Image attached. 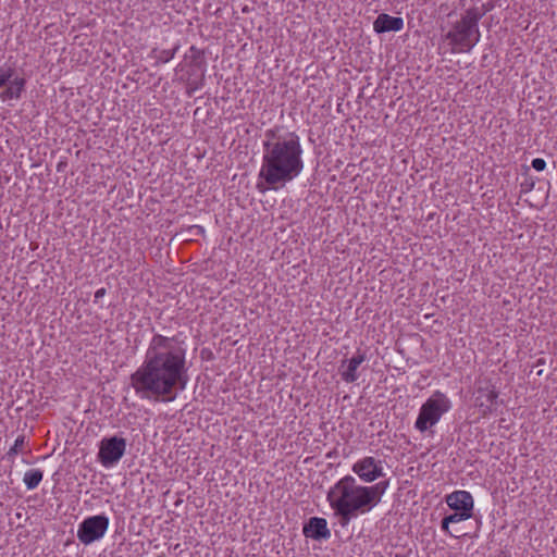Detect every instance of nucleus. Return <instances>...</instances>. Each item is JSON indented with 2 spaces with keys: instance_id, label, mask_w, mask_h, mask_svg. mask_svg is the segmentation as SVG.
Listing matches in <instances>:
<instances>
[{
  "instance_id": "nucleus-7",
  "label": "nucleus",
  "mask_w": 557,
  "mask_h": 557,
  "mask_svg": "<svg viewBox=\"0 0 557 557\" xmlns=\"http://www.w3.org/2000/svg\"><path fill=\"white\" fill-rule=\"evenodd\" d=\"M109 528V518L98 515L86 518L78 527L77 539L85 545L100 540Z\"/></svg>"
},
{
  "instance_id": "nucleus-20",
  "label": "nucleus",
  "mask_w": 557,
  "mask_h": 557,
  "mask_svg": "<svg viewBox=\"0 0 557 557\" xmlns=\"http://www.w3.org/2000/svg\"><path fill=\"white\" fill-rule=\"evenodd\" d=\"M14 74V70L9 67L7 71L0 73V88L10 82Z\"/></svg>"
},
{
  "instance_id": "nucleus-9",
  "label": "nucleus",
  "mask_w": 557,
  "mask_h": 557,
  "mask_svg": "<svg viewBox=\"0 0 557 557\" xmlns=\"http://www.w3.org/2000/svg\"><path fill=\"white\" fill-rule=\"evenodd\" d=\"M304 534L313 540H326L331 536L327 522L324 518L312 517L304 527Z\"/></svg>"
},
{
  "instance_id": "nucleus-11",
  "label": "nucleus",
  "mask_w": 557,
  "mask_h": 557,
  "mask_svg": "<svg viewBox=\"0 0 557 557\" xmlns=\"http://www.w3.org/2000/svg\"><path fill=\"white\" fill-rule=\"evenodd\" d=\"M447 505L455 511H473V498L467 491H456L446 497Z\"/></svg>"
},
{
  "instance_id": "nucleus-23",
  "label": "nucleus",
  "mask_w": 557,
  "mask_h": 557,
  "mask_svg": "<svg viewBox=\"0 0 557 557\" xmlns=\"http://www.w3.org/2000/svg\"><path fill=\"white\" fill-rule=\"evenodd\" d=\"M449 524L450 522L449 521H446V517L442 520V523H441V527H442V530L446 533H448L450 536H454V537H459L461 534H455L453 532H450L449 530Z\"/></svg>"
},
{
  "instance_id": "nucleus-16",
  "label": "nucleus",
  "mask_w": 557,
  "mask_h": 557,
  "mask_svg": "<svg viewBox=\"0 0 557 557\" xmlns=\"http://www.w3.org/2000/svg\"><path fill=\"white\" fill-rule=\"evenodd\" d=\"M42 471L39 469H30L24 474L23 482L28 490L36 488L42 480Z\"/></svg>"
},
{
  "instance_id": "nucleus-15",
  "label": "nucleus",
  "mask_w": 557,
  "mask_h": 557,
  "mask_svg": "<svg viewBox=\"0 0 557 557\" xmlns=\"http://www.w3.org/2000/svg\"><path fill=\"white\" fill-rule=\"evenodd\" d=\"M479 396L476 397V400H480L484 398V400H481L479 403L480 407L486 406L488 410H491V407L496 403V399L498 397V393L495 389H484L479 388L478 391Z\"/></svg>"
},
{
  "instance_id": "nucleus-10",
  "label": "nucleus",
  "mask_w": 557,
  "mask_h": 557,
  "mask_svg": "<svg viewBox=\"0 0 557 557\" xmlns=\"http://www.w3.org/2000/svg\"><path fill=\"white\" fill-rule=\"evenodd\" d=\"M404 28V20L398 16H392L386 13L377 15L373 22V29L377 34L387 32H399Z\"/></svg>"
},
{
  "instance_id": "nucleus-24",
  "label": "nucleus",
  "mask_w": 557,
  "mask_h": 557,
  "mask_svg": "<svg viewBox=\"0 0 557 557\" xmlns=\"http://www.w3.org/2000/svg\"><path fill=\"white\" fill-rule=\"evenodd\" d=\"M491 9H492L491 5L483 4L482 8L473 7V8H470L469 10H476L479 13L484 12V15H485Z\"/></svg>"
},
{
  "instance_id": "nucleus-12",
  "label": "nucleus",
  "mask_w": 557,
  "mask_h": 557,
  "mask_svg": "<svg viewBox=\"0 0 557 557\" xmlns=\"http://www.w3.org/2000/svg\"><path fill=\"white\" fill-rule=\"evenodd\" d=\"M366 360V354L358 350L356 355L348 360L347 369L342 372V379L347 383H354L357 379V369Z\"/></svg>"
},
{
  "instance_id": "nucleus-1",
  "label": "nucleus",
  "mask_w": 557,
  "mask_h": 557,
  "mask_svg": "<svg viewBox=\"0 0 557 557\" xmlns=\"http://www.w3.org/2000/svg\"><path fill=\"white\" fill-rule=\"evenodd\" d=\"M129 381L141 398L173 401L188 382L183 342L177 336L153 334L141 366Z\"/></svg>"
},
{
  "instance_id": "nucleus-3",
  "label": "nucleus",
  "mask_w": 557,
  "mask_h": 557,
  "mask_svg": "<svg viewBox=\"0 0 557 557\" xmlns=\"http://www.w3.org/2000/svg\"><path fill=\"white\" fill-rule=\"evenodd\" d=\"M339 524L346 527L359 513H366L373 507L366 486L359 485L352 475L342 478L326 496Z\"/></svg>"
},
{
  "instance_id": "nucleus-17",
  "label": "nucleus",
  "mask_w": 557,
  "mask_h": 557,
  "mask_svg": "<svg viewBox=\"0 0 557 557\" xmlns=\"http://www.w3.org/2000/svg\"><path fill=\"white\" fill-rule=\"evenodd\" d=\"M471 511H455L451 515L446 516V521H449L450 523H458L463 520H468L472 517Z\"/></svg>"
},
{
  "instance_id": "nucleus-19",
  "label": "nucleus",
  "mask_w": 557,
  "mask_h": 557,
  "mask_svg": "<svg viewBox=\"0 0 557 557\" xmlns=\"http://www.w3.org/2000/svg\"><path fill=\"white\" fill-rule=\"evenodd\" d=\"M178 47H175L171 50H162L158 57L159 61L166 63L172 60L177 51Z\"/></svg>"
},
{
  "instance_id": "nucleus-13",
  "label": "nucleus",
  "mask_w": 557,
  "mask_h": 557,
  "mask_svg": "<svg viewBox=\"0 0 557 557\" xmlns=\"http://www.w3.org/2000/svg\"><path fill=\"white\" fill-rule=\"evenodd\" d=\"M25 79L16 77L11 85L1 92L3 100L18 99L25 87Z\"/></svg>"
},
{
  "instance_id": "nucleus-4",
  "label": "nucleus",
  "mask_w": 557,
  "mask_h": 557,
  "mask_svg": "<svg viewBox=\"0 0 557 557\" xmlns=\"http://www.w3.org/2000/svg\"><path fill=\"white\" fill-rule=\"evenodd\" d=\"M483 16L484 12L466 10L461 18L453 25L446 39L454 52H469L480 41L479 22Z\"/></svg>"
},
{
  "instance_id": "nucleus-18",
  "label": "nucleus",
  "mask_w": 557,
  "mask_h": 557,
  "mask_svg": "<svg viewBox=\"0 0 557 557\" xmlns=\"http://www.w3.org/2000/svg\"><path fill=\"white\" fill-rule=\"evenodd\" d=\"M24 445H25V436L24 435H20L15 440L14 445L7 453V456L8 457H13V456L17 455L23 449Z\"/></svg>"
},
{
  "instance_id": "nucleus-6",
  "label": "nucleus",
  "mask_w": 557,
  "mask_h": 557,
  "mask_svg": "<svg viewBox=\"0 0 557 557\" xmlns=\"http://www.w3.org/2000/svg\"><path fill=\"white\" fill-rule=\"evenodd\" d=\"M126 450V440L120 436H110L101 440L98 460L106 467H112L120 461Z\"/></svg>"
},
{
  "instance_id": "nucleus-21",
  "label": "nucleus",
  "mask_w": 557,
  "mask_h": 557,
  "mask_svg": "<svg viewBox=\"0 0 557 557\" xmlns=\"http://www.w3.org/2000/svg\"><path fill=\"white\" fill-rule=\"evenodd\" d=\"M531 164H532V168L539 172L545 170V168H546V161L541 158L533 159Z\"/></svg>"
},
{
  "instance_id": "nucleus-25",
  "label": "nucleus",
  "mask_w": 557,
  "mask_h": 557,
  "mask_svg": "<svg viewBox=\"0 0 557 557\" xmlns=\"http://www.w3.org/2000/svg\"><path fill=\"white\" fill-rule=\"evenodd\" d=\"M107 290L106 288H99L96 293H95V301H97L98 299L102 298L104 295H106Z\"/></svg>"
},
{
  "instance_id": "nucleus-5",
  "label": "nucleus",
  "mask_w": 557,
  "mask_h": 557,
  "mask_svg": "<svg viewBox=\"0 0 557 557\" xmlns=\"http://www.w3.org/2000/svg\"><path fill=\"white\" fill-rule=\"evenodd\" d=\"M450 400L445 394L435 392L422 406L414 426L420 432H425L430 426L436 424L441 417L450 409Z\"/></svg>"
},
{
  "instance_id": "nucleus-22",
  "label": "nucleus",
  "mask_w": 557,
  "mask_h": 557,
  "mask_svg": "<svg viewBox=\"0 0 557 557\" xmlns=\"http://www.w3.org/2000/svg\"><path fill=\"white\" fill-rule=\"evenodd\" d=\"M191 55V62L195 64H198L199 63V60L202 58V52L199 51L195 46H191L190 49H189Z\"/></svg>"
},
{
  "instance_id": "nucleus-8",
  "label": "nucleus",
  "mask_w": 557,
  "mask_h": 557,
  "mask_svg": "<svg viewBox=\"0 0 557 557\" xmlns=\"http://www.w3.org/2000/svg\"><path fill=\"white\" fill-rule=\"evenodd\" d=\"M352 471L366 483H371L384 475L381 461L368 456L352 466Z\"/></svg>"
},
{
  "instance_id": "nucleus-2",
  "label": "nucleus",
  "mask_w": 557,
  "mask_h": 557,
  "mask_svg": "<svg viewBox=\"0 0 557 557\" xmlns=\"http://www.w3.org/2000/svg\"><path fill=\"white\" fill-rule=\"evenodd\" d=\"M264 136L260 181L257 184L261 193L284 187L304 170L302 148L298 135H277L274 129H268Z\"/></svg>"
},
{
  "instance_id": "nucleus-14",
  "label": "nucleus",
  "mask_w": 557,
  "mask_h": 557,
  "mask_svg": "<svg viewBox=\"0 0 557 557\" xmlns=\"http://www.w3.org/2000/svg\"><path fill=\"white\" fill-rule=\"evenodd\" d=\"M388 486V481H381L374 485L366 486V492L371 498L372 507H375L380 502Z\"/></svg>"
}]
</instances>
